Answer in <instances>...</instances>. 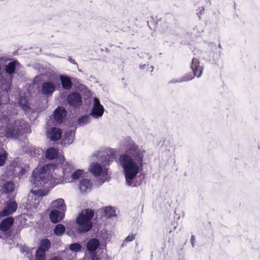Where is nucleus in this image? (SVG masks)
<instances>
[{
  "mask_svg": "<svg viewBox=\"0 0 260 260\" xmlns=\"http://www.w3.org/2000/svg\"><path fill=\"white\" fill-rule=\"evenodd\" d=\"M126 152L120 155L119 161L124 170L127 184L134 186L135 184H133L132 180L138 174L140 168L143 167L144 151L133 143L129 145Z\"/></svg>",
  "mask_w": 260,
  "mask_h": 260,
  "instance_id": "f257e3e1",
  "label": "nucleus"
},
{
  "mask_svg": "<svg viewBox=\"0 0 260 260\" xmlns=\"http://www.w3.org/2000/svg\"><path fill=\"white\" fill-rule=\"evenodd\" d=\"M57 168L55 164L44 165L39 169L35 170L32 174V182L36 187H50L54 182V177L52 174Z\"/></svg>",
  "mask_w": 260,
  "mask_h": 260,
  "instance_id": "f03ea898",
  "label": "nucleus"
},
{
  "mask_svg": "<svg viewBox=\"0 0 260 260\" xmlns=\"http://www.w3.org/2000/svg\"><path fill=\"white\" fill-rule=\"evenodd\" d=\"M94 215L93 210L89 208L83 209L79 214L76 219L79 233H85L90 231L93 226L91 219Z\"/></svg>",
  "mask_w": 260,
  "mask_h": 260,
  "instance_id": "7ed1b4c3",
  "label": "nucleus"
},
{
  "mask_svg": "<svg viewBox=\"0 0 260 260\" xmlns=\"http://www.w3.org/2000/svg\"><path fill=\"white\" fill-rule=\"evenodd\" d=\"M19 124V120H15L13 123H8L4 129L6 136L7 137H13L19 135L21 133Z\"/></svg>",
  "mask_w": 260,
  "mask_h": 260,
  "instance_id": "20e7f679",
  "label": "nucleus"
},
{
  "mask_svg": "<svg viewBox=\"0 0 260 260\" xmlns=\"http://www.w3.org/2000/svg\"><path fill=\"white\" fill-rule=\"evenodd\" d=\"M17 208L18 204L15 200H8L5 204V208L0 212V218L12 215L16 211Z\"/></svg>",
  "mask_w": 260,
  "mask_h": 260,
  "instance_id": "39448f33",
  "label": "nucleus"
},
{
  "mask_svg": "<svg viewBox=\"0 0 260 260\" xmlns=\"http://www.w3.org/2000/svg\"><path fill=\"white\" fill-rule=\"evenodd\" d=\"M67 102L70 106L77 108L80 107L82 104V99L80 93L77 92L70 93L67 98Z\"/></svg>",
  "mask_w": 260,
  "mask_h": 260,
  "instance_id": "423d86ee",
  "label": "nucleus"
},
{
  "mask_svg": "<svg viewBox=\"0 0 260 260\" xmlns=\"http://www.w3.org/2000/svg\"><path fill=\"white\" fill-rule=\"evenodd\" d=\"M67 111L62 107H58L54 111L53 120L57 123H61L67 116Z\"/></svg>",
  "mask_w": 260,
  "mask_h": 260,
  "instance_id": "0eeeda50",
  "label": "nucleus"
},
{
  "mask_svg": "<svg viewBox=\"0 0 260 260\" xmlns=\"http://www.w3.org/2000/svg\"><path fill=\"white\" fill-rule=\"evenodd\" d=\"M90 171L95 177L100 176L101 174L103 177L108 175L107 169H103L102 166L98 163H94L91 165Z\"/></svg>",
  "mask_w": 260,
  "mask_h": 260,
  "instance_id": "6e6552de",
  "label": "nucleus"
},
{
  "mask_svg": "<svg viewBox=\"0 0 260 260\" xmlns=\"http://www.w3.org/2000/svg\"><path fill=\"white\" fill-rule=\"evenodd\" d=\"M192 73L189 75H186L183 77V81H187L192 79L195 76L199 77L203 71L202 66H190Z\"/></svg>",
  "mask_w": 260,
  "mask_h": 260,
  "instance_id": "1a4fd4ad",
  "label": "nucleus"
},
{
  "mask_svg": "<svg viewBox=\"0 0 260 260\" xmlns=\"http://www.w3.org/2000/svg\"><path fill=\"white\" fill-rule=\"evenodd\" d=\"M14 223V219L12 216L4 218L0 223V230L3 232H7L10 230Z\"/></svg>",
  "mask_w": 260,
  "mask_h": 260,
  "instance_id": "9d476101",
  "label": "nucleus"
},
{
  "mask_svg": "<svg viewBox=\"0 0 260 260\" xmlns=\"http://www.w3.org/2000/svg\"><path fill=\"white\" fill-rule=\"evenodd\" d=\"M64 212L57 210H52L49 214L51 222L57 223L61 221L64 216Z\"/></svg>",
  "mask_w": 260,
  "mask_h": 260,
  "instance_id": "9b49d317",
  "label": "nucleus"
},
{
  "mask_svg": "<svg viewBox=\"0 0 260 260\" xmlns=\"http://www.w3.org/2000/svg\"><path fill=\"white\" fill-rule=\"evenodd\" d=\"M62 132L59 128L51 127L48 132L47 136L50 139L53 141H56L61 137Z\"/></svg>",
  "mask_w": 260,
  "mask_h": 260,
  "instance_id": "f8f14e48",
  "label": "nucleus"
},
{
  "mask_svg": "<svg viewBox=\"0 0 260 260\" xmlns=\"http://www.w3.org/2000/svg\"><path fill=\"white\" fill-rule=\"evenodd\" d=\"M51 207L53 210H59L63 212H64L66 209V206L62 199H58L53 201L51 203Z\"/></svg>",
  "mask_w": 260,
  "mask_h": 260,
  "instance_id": "ddd939ff",
  "label": "nucleus"
},
{
  "mask_svg": "<svg viewBox=\"0 0 260 260\" xmlns=\"http://www.w3.org/2000/svg\"><path fill=\"white\" fill-rule=\"evenodd\" d=\"M100 213L102 217L108 218L116 216V211L111 206H108L100 209Z\"/></svg>",
  "mask_w": 260,
  "mask_h": 260,
  "instance_id": "4468645a",
  "label": "nucleus"
},
{
  "mask_svg": "<svg viewBox=\"0 0 260 260\" xmlns=\"http://www.w3.org/2000/svg\"><path fill=\"white\" fill-rule=\"evenodd\" d=\"M100 246V241L96 238L90 239L86 244L87 250L90 252L95 251Z\"/></svg>",
  "mask_w": 260,
  "mask_h": 260,
  "instance_id": "2eb2a0df",
  "label": "nucleus"
},
{
  "mask_svg": "<svg viewBox=\"0 0 260 260\" xmlns=\"http://www.w3.org/2000/svg\"><path fill=\"white\" fill-rule=\"evenodd\" d=\"M55 86L50 82H46L42 85V92L45 94H52L55 90Z\"/></svg>",
  "mask_w": 260,
  "mask_h": 260,
  "instance_id": "dca6fc26",
  "label": "nucleus"
},
{
  "mask_svg": "<svg viewBox=\"0 0 260 260\" xmlns=\"http://www.w3.org/2000/svg\"><path fill=\"white\" fill-rule=\"evenodd\" d=\"M60 79L63 88L67 90H69L72 88L73 83L71 78L69 77L61 75L60 77Z\"/></svg>",
  "mask_w": 260,
  "mask_h": 260,
  "instance_id": "f3484780",
  "label": "nucleus"
},
{
  "mask_svg": "<svg viewBox=\"0 0 260 260\" xmlns=\"http://www.w3.org/2000/svg\"><path fill=\"white\" fill-rule=\"evenodd\" d=\"M58 149L54 147L48 148L46 152V157L49 159H54L57 156Z\"/></svg>",
  "mask_w": 260,
  "mask_h": 260,
  "instance_id": "a211bd4d",
  "label": "nucleus"
},
{
  "mask_svg": "<svg viewBox=\"0 0 260 260\" xmlns=\"http://www.w3.org/2000/svg\"><path fill=\"white\" fill-rule=\"evenodd\" d=\"M91 183L89 180L83 179L80 182V189L82 192H85L91 186Z\"/></svg>",
  "mask_w": 260,
  "mask_h": 260,
  "instance_id": "6ab92c4d",
  "label": "nucleus"
},
{
  "mask_svg": "<svg viewBox=\"0 0 260 260\" xmlns=\"http://www.w3.org/2000/svg\"><path fill=\"white\" fill-rule=\"evenodd\" d=\"M65 231V226L62 224H58L55 226L53 230V233L56 236H61L64 234Z\"/></svg>",
  "mask_w": 260,
  "mask_h": 260,
  "instance_id": "aec40b11",
  "label": "nucleus"
},
{
  "mask_svg": "<svg viewBox=\"0 0 260 260\" xmlns=\"http://www.w3.org/2000/svg\"><path fill=\"white\" fill-rule=\"evenodd\" d=\"M8 154L3 147H0V167L5 165V162L8 158Z\"/></svg>",
  "mask_w": 260,
  "mask_h": 260,
  "instance_id": "412c9836",
  "label": "nucleus"
},
{
  "mask_svg": "<svg viewBox=\"0 0 260 260\" xmlns=\"http://www.w3.org/2000/svg\"><path fill=\"white\" fill-rule=\"evenodd\" d=\"M103 106H99L92 108V110L90 115L93 116L100 117L102 116L104 113Z\"/></svg>",
  "mask_w": 260,
  "mask_h": 260,
  "instance_id": "4be33fe9",
  "label": "nucleus"
},
{
  "mask_svg": "<svg viewBox=\"0 0 260 260\" xmlns=\"http://www.w3.org/2000/svg\"><path fill=\"white\" fill-rule=\"evenodd\" d=\"M51 247V242L48 239H43L40 241V245L39 248H41L46 251L48 250Z\"/></svg>",
  "mask_w": 260,
  "mask_h": 260,
  "instance_id": "5701e85b",
  "label": "nucleus"
},
{
  "mask_svg": "<svg viewBox=\"0 0 260 260\" xmlns=\"http://www.w3.org/2000/svg\"><path fill=\"white\" fill-rule=\"evenodd\" d=\"M14 186L15 185L13 182L8 181L5 184L4 189L7 193L12 192L14 190Z\"/></svg>",
  "mask_w": 260,
  "mask_h": 260,
  "instance_id": "b1692460",
  "label": "nucleus"
},
{
  "mask_svg": "<svg viewBox=\"0 0 260 260\" xmlns=\"http://www.w3.org/2000/svg\"><path fill=\"white\" fill-rule=\"evenodd\" d=\"M70 249L74 252H77L79 251H80L82 249V245L78 243H75L70 244Z\"/></svg>",
  "mask_w": 260,
  "mask_h": 260,
  "instance_id": "393cba45",
  "label": "nucleus"
},
{
  "mask_svg": "<svg viewBox=\"0 0 260 260\" xmlns=\"http://www.w3.org/2000/svg\"><path fill=\"white\" fill-rule=\"evenodd\" d=\"M84 174V171L82 170H77L72 175V179L74 180L79 179Z\"/></svg>",
  "mask_w": 260,
  "mask_h": 260,
  "instance_id": "a878e982",
  "label": "nucleus"
},
{
  "mask_svg": "<svg viewBox=\"0 0 260 260\" xmlns=\"http://www.w3.org/2000/svg\"><path fill=\"white\" fill-rule=\"evenodd\" d=\"M46 251L42 249L41 248H38L36 252V258L45 259Z\"/></svg>",
  "mask_w": 260,
  "mask_h": 260,
  "instance_id": "bb28decb",
  "label": "nucleus"
},
{
  "mask_svg": "<svg viewBox=\"0 0 260 260\" xmlns=\"http://www.w3.org/2000/svg\"><path fill=\"white\" fill-rule=\"evenodd\" d=\"M89 121V116H83L79 119V123L80 124H87Z\"/></svg>",
  "mask_w": 260,
  "mask_h": 260,
  "instance_id": "cd10ccee",
  "label": "nucleus"
},
{
  "mask_svg": "<svg viewBox=\"0 0 260 260\" xmlns=\"http://www.w3.org/2000/svg\"><path fill=\"white\" fill-rule=\"evenodd\" d=\"M6 71L9 74H12L16 70V66H6Z\"/></svg>",
  "mask_w": 260,
  "mask_h": 260,
  "instance_id": "c85d7f7f",
  "label": "nucleus"
},
{
  "mask_svg": "<svg viewBox=\"0 0 260 260\" xmlns=\"http://www.w3.org/2000/svg\"><path fill=\"white\" fill-rule=\"evenodd\" d=\"M3 59L5 60V61H10V62L8 63L7 65H10V66H11V65H20L19 63L18 62V61L17 60H12V59H10V58H8V59H4V58H3Z\"/></svg>",
  "mask_w": 260,
  "mask_h": 260,
  "instance_id": "c756f323",
  "label": "nucleus"
},
{
  "mask_svg": "<svg viewBox=\"0 0 260 260\" xmlns=\"http://www.w3.org/2000/svg\"><path fill=\"white\" fill-rule=\"evenodd\" d=\"M135 238V235L132 234H129L125 239L126 242H131L133 241Z\"/></svg>",
  "mask_w": 260,
  "mask_h": 260,
  "instance_id": "7c9ffc66",
  "label": "nucleus"
},
{
  "mask_svg": "<svg viewBox=\"0 0 260 260\" xmlns=\"http://www.w3.org/2000/svg\"><path fill=\"white\" fill-rule=\"evenodd\" d=\"M93 101H94V105H93V107L102 106V105L100 104L99 100L98 98H94L93 99Z\"/></svg>",
  "mask_w": 260,
  "mask_h": 260,
  "instance_id": "2f4dec72",
  "label": "nucleus"
},
{
  "mask_svg": "<svg viewBox=\"0 0 260 260\" xmlns=\"http://www.w3.org/2000/svg\"><path fill=\"white\" fill-rule=\"evenodd\" d=\"M199 61L198 59L196 58H193L192 60V65H199Z\"/></svg>",
  "mask_w": 260,
  "mask_h": 260,
  "instance_id": "473e14b6",
  "label": "nucleus"
},
{
  "mask_svg": "<svg viewBox=\"0 0 260 260\" xmlns=\"http://www.w3.org/2000/svg\"><path fill=\"white\" fill-rule=\"evenodd\" d=\"M194 240H195V237H194V236L192 235L191 236V244L193 246L194 245Z\"/></svg>",
  "mask_w": 260,
  "mask_h": 260,
  "instance_id": "72a5a7b5",
  "label": "nucleus"
},
{
  "mask_svg": "<svg viewBox=\"0 0 260 260\" xmlns=\"http://www.w3.org/2000/svg\"><path fill=\"white\" fill-rule=\"evenodd\" d=\"M69 60L70 61V62L71 63H73V64H76L75 60L72 58H70L69 57Z\"/></svg>",
  "mask_w": 260,
  "mask_h": 260,
  "instance_id": "f704fd0d",
  "label": "nucleus"
},
{
  "mask_svg": "<svg viewBox=\"0 0 260 260\" xmlns=\"http://www.w3.org/2000/svg\"><path fill=\"white\" fill-rule=\"evenodd\" d=\"M50 260H60V258L57 256H54Z\"/></svg>",
  "mask_w": 260,
  "mask_h": 260,
  "instance_id": "c9c22d12",
  "label": "nucleus"
},
{
  "mask_svg": "<svg viewBox=\"0 0 260 260\" xmlns=\"http://www.w3.org/2000/svg\"><path fill=\"white\" fill-rule=\"evenodd\" d=\"M63 173L65 174L67 171V169L63 168Z\"/></svg>",
  "mask_w": 260,
  "mask_h": 260,
  "instance_id": "e433bc0d",
  "label": "nucleus"
},
{
  "mask_svg": "<svg viewBox=\"0 0 260 260\" xmlns=\"http://www.w3.org/2000/svg\"><path fill=\"white\" fill-rule=\"evenodd\" d=\"M36 260H45V258H36Z\"/></svg>",
  "mask_w": 260,
  "mask_h": 260,
  "instance_id": "4c0bfd02",
  "label": "nucleus"
},
{
  "mask_svg": "<svg viewBox=\"0 0 260 260\" xmlns=\"http://www.w3.org/2000/svg\"><path fill=\"white\" fill-rule=\"evenodd\" d=\"M24 107L27 108V106L26 105H23V108H24Z\"/></svg>",
  "mask_w": 260,
  "mask_h": 260,
  "instance_id": "58836bf2",
  "label": "nucleus"
},
{
  "mask_svg": "<svg viewBox=\"0 0 260 260\" xmlns=\"http://www.w3.org/2000/svg\"><path fill=\"white\" fill-rule=\"evenodd\" d=\"M70 168L71 169V170H72L73 167H72V165H70Z\"/></svg>",
  "mask_w": 260,
  "mask_h": 260,
  "instance_id": "ea45409f",
  "label": "nucleus"
}]
</instances>
